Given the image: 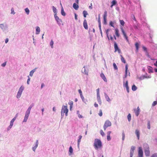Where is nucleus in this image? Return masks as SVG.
I'll use <instances>...</instances> for the list:
<instances>
[{"label":"nucleus","instance_id":"0e129e2a","mask_svg":"<svg viewBox=\"0 0 157 157\" xmlns=\"http://www.w3.org/2000/svg\"><path fill=\"white\" fill-rule=\"evenodd\" d=\"M100 134L102 136H104L105 135V133L102 130H100Z\"/></svg>","mask_w":157,"mask_h":157},{"label":"nucleus","instance_id":"e2e57ef3","mask_svg":"<svg viewBox=\"0 0 157 157\" xmlns=\"http://www.w3.org/2000/svg\"><path fill=\"white\" fill-rule=\"evenodd\" d=\"M151 157H157V153H155L152 154Z\"/></svg>","mask_w":157,"mask_h":157},{"label":"nucleus","instance_id":"69168bd1","mask_svg":"<svg viewBox=\"0 0 157 157\" xmlns=\"http://www.w3.org/2000/svg\"><path fill=\"white\" fill-rule=\"evenodd\" d=\"M97 95H100L99 94V88H98L97 89Z\"/></svg>","mask_w":157,"mask_h":157},{"label":"nucleus","instance_id":"bb28decb","mask_svg":"<svg viewBox=\"0 0 157 157\" xmlns=\"http://www.w3.org/2000/svg\"><path fill=\"white\" fill-rule=\"evenodd\" d=\"M24 86H21L19 88L18 92H20V93H22L23 91L24 90Z\"/></svg>","mask_w":157,"mask_h":157},{"label":"nucleus","instance_id":"f704fd0d","mask_svg":"<svg viewBox=\"0 0 157 157\" xmlns=\"http://www.w3.org/2000/svg\"><path fill=\"white\" fill-rule=\"evenodd\" d=\"M80 97L82 100V101L86 104V102H87V100H85L84 99L83 95H82Z\"/></svg>","mask_w":157,"mask_h":157},{"label":"nucleus","instance_id":"3c124183","mask_svg":"<svg viewBox=\"0 0 157 157\" xmlns=\"http://www.w3.org/2000/svg\"><path fill=\"white\" fill-rule=\"evenodd\" d=\"M113 67H114V69L116 70H117L118 69V68H117V65L116 64V63H113Z\"/></svg>","mask_w":157,"mask_h":157},{"label":"nucleus","instance_id":"4d7b16f0","mask_svg":"<svg viewBox=\"0 0 157 157\" xmlns=\"http://www.w3.org/2000/svg\"><path fill=\"white\" fill-rule=\"evenodd\" d=\"M142 48L143 49V50L145 52H146L147 51V48L145 46H143L142 47Z\"/></svg>","mask_w":157,"mask_h":157},{"label":"nucleus","instance_id":"f257e3e1","mask_svg":"<svg viewBox=\"0 0 157 157\" xmlns=\"http://www.w3.org/2000/svg\"><path fill=\"white\" fill-rule=\"evenodd\" d=\"M94 146L96 150L101 148L102 146V143L101 140L98 139H95L94 144Z\"/></svg>","mask_w":157,"mask_h":157},{"label":"nucleus","instance_id":"2eb2a0df","mask_svg":"<svg viewBox=\"0 0 157 157\" xmlns=\"http://www.w3.org/2000/svg\"><path fill=\"white\" fill-rule=\"evenodd\" d=\"M38 140H37L36 141V142L35 144V145L32 148L33 150L35 152V151L36 149V148L37 147H38Z\"/></svg>","mask_w":157,"mask_h":157},{"label":"nucleus","instance_id":"72a5a7b5","mask_svg":"<svg viewBox=\"0 0 157 157\" xmlns=\"http://www.w3.org/2000/svg\"><path fill=\"white\" fill-rule=\"evenodd\" d=\"M111 4L114 6L117 5V2L116 0H113L111 2Z\"/></svg>","mask_w":157,"mask_h":157},{"label":"nucleus","instance_id":"20e7f679","mask_svg":"<svg viewBox=\"0 0 157 157\" xmlns=\"http://www.w3.org/2000/svg\"><path fill=\"white\" fill-rule=\"evenodd\" d=\"M111 125V123L109 120H106L103 126V128L105 130L108 127L110 126Z\"/></svg>","mask_w":157,"mask_h":157},{"label":"nucleus","instance_id":"39448f33","mask_svg":"<svg viewBox=\"0 0 157 157\" xmlns=\"http://www.w3.org/2000/svg\"><path fill=\"white\" fill-rule=\"evenodd\" d=\"M107 12L106 11H105L104 12V13L103 16V24L106 25L107 24Z\"/></svg>","mask_w":157,"mask_h":157},{"label":"nucleus","instance_id":"bf43d9fd","mask_svg":"<svg viewBox=\"0 0 157 157\" xmlns=\"http://www.w3.org/2000/svg\"><path fill=\"white\" fill-rule=\"evenodd\" d=\"M28 79L27 81V83L28 84H29V82L30 80V78L29 77V76H28Z\"/></svg>","mask_w":157,"mask_h":157},{"label":"nucleus","instance_id":"79ce46f5","mask_svg":"<svg viewBox=\"0 0 157 157\" xmlns=\"http://www.w3.org/2000/svg\"><path fill=\"white\" fill-rule=\"evenodd\" d=\"M25 10L26 13L27 15L29 14V10L28 8H26L25 9Z\"/></svg>","mask_w":157,"mask_h":157},{"label":"nucleus","instance_id":"473e14b6","mask_svg":"<svg viewBox=\"0 0 157 157\" xmlns=\"http://www.w3.org/2000/svg\"><path fill=\"white\" fill-rule=\"evenodd\" d=\"M137 89V87L134 84L132 86V89L133 91H136V90Z\"/></svg>","mask_w":157,"mask_h":157},{"label":"nucleus","instance_id":"0eeeda50","mask_svg":"<svg viewBox=\"0 0 157 157\" xmlns=\"http://www.w3.org/2000/svg\"><path fill=\"white\" fill-rule=\"evenodd\" d=\"M114 48L115 49V52H116L117 51L119 53H121V50L119 48L117 43L115 41L114 42Z\"/></svg>","mask_w":157,"mask_h":157},{"label":"nucleus","instance_id":"7c9ffc66","mask_svg":"<svg viewBox=\"0 0 157 157\" xmlns=\"http://www.w3.org/2000/svg\"><path fill=\"white\" fill-rule=\"evenodd\" d=\"M82 136L81 135H80L78 137V147L79 146V145L80 144V143L81 142V140L82 138Z\"/></svg>","mask_w":157,"mask_h":157},{"label":"nucleus","instance_id":"9b49d317","mask_svg":"<svg viewBox=\"0 0 157 157\" xmlns=\"http://www.w3.org/2000/svg\"><path fill=\"white\" fill-rule=\"evenodd\" d=\"M123 82L124 86L126 88L127 92L128 93L129 92V88L128 84V81H126L125 83H124V81Z\"/></svg>","mask_w":157,"mask_h":157},{"label":"nucleus","instance_id":"2f4dec72","mask_svg":"<svg viewBox=\"0 0 157 157\" xmlns=\"http://www.w3.org/2000/svg\"><path fill=\"white\" fill-rule=\"evenodd\" d=\"M125 75H127L128 73V65L127 64L125 65Z\"/></svg>","mask_w":157,"mask_h":157},{"label":"nucleus","instance_id":"f03ea898","mask_svg":"<svg viewBox=\"0 0 157 157\" xmlns=\"http://www.w3.org/2000/svg\"><path fill=\"white\" fill-rule=\"evenodd\" d=\"M0 28L2 30L3 32L5 33L8 32V26L6 24H0Z\"/></svg>","mask_w":157,"mask_h":157},{"label":"nucleus","instance_id":"603ef678","mask_svg":"<svg viewBox=\"0 0 157 157\" xmlns=\"http://www.w3.org/2000/svg\"><path fill=\"white\" fill-rule=\"evenodd\" d=\"M31 110L28 109L26 111L25 114L29 115L30 112Z\"/></svg>","mask_w":157,"mask_h":157},{"label":"nucleus","instance_id":"9d476101","mask_svg":"<svg viewBox=\"0 0 157 157\" xmlns=\"http://www.w3.org/2000/svg\"><path fill=\"white\" fill-rule=\"evenodd\" d=\"M134 111L137 117L139 115L140 113V109L139 107H138L137 109H134Z\"/></svg>","mask_w":157,"mask_h":157},{"label":"nucleus","instance_id":"b1692460","mask_svg":"<svg viewBox=\"0 0 157 157\" xmlns=\"http://www.w3.org/2000/svg\"><path fill=\"white\" fill-rule=\"evenodd\" d=\"M73 8L75 9V10H77L79 6L78 5L76 4V3H74L73 4Z\"/></svg>","mask_w":157,"mask_h":157},{"label":"nucleus","instance_id":"a19ab883","mask_svg":"<svg viewBox=\"0 0 157 157\" xmlns=\"http://www.w3.org/2000/svg\"><path fill=\"white\" fill-rule=\"evenodd\" d=\"M109 29H107L106 30V34L107 36V38L108 39V40H109V36L108 35V34H109Z\"/></svg>","mask_w":157,"mask_h":157},{"label":"nucleus","instance_id":"a18cd8bd","mask_svg":"<svg viewBox=\"0 0 157 157\" xmlns=\"http://www.w3.org/2000/svg\"><path fill=\"white\" fill-rule=\"evenodd\" d=\"M54 42L52 40H51L50 42V45L51 48H53V47Z\"/></svg>","mask_w":157,"mask_h":157},{"label":"nucleus","instance_id":"cd10ccee","mask_svg":"<svg viewBox=\"0 0 157 157\" xmlns=\"http://www.w3.org/2000/svg\"><path fill=\"white\" fill-rule=\"evenodd\" d=\"M97 100L98 103L101 105V98L100 96V95H97Z\"/></svg>","mask_w":157,"mask_h":157},{"label":"nucleus","instance_id":"052dcab7","mask_svg":"<svg viewBox=\"0 0 157 157\" xmlns=\"http://www.w3.org/2000/svg\"><path fill=\"white\" fill-rule=\"evenodd\" d=\"M157 104V101H154L152 104V106H155Z\"/></svg>","mask_w":157,"mask_h":157},{"label":"nucleus","instance_id":"09e8293b","mask_svg":"<svg viewBox=\"0 0 157 157\" xmlns=\"http://www.w3.org/2000/svg\"><path fill=\"white\" fill-rule=\"evenodd\" d=\"M120 24L121 25L123 26L124 25L125 22L123 20H120Z\"/></svg>","mask_w":157,"mask_h":157},{"label":"nucleus","instance_id":"f3484780","mask_svg":"<svg viewBox=\"0 0 157 157\" xmlns=\"http://www.w3.org/2000/svg\"><path fill=\"white\" fill-rule=\"evenodd\" d=\"M100 76L101 78L104 81H105V82H107V80L106 79V78H105V76L104 75L103 73H101Z\"/></svg>","mask_w":157,"mask_h":157},{"label":"nucleus","instance_id":"c03bdc74","mask_svg":"<svg viewBox=\"0 0 157 157\" xmlns=\"http://www.w3.org/2000/svg\"><path fill=\"white\" fill-rule=\"evenodd\" d=\"M22 94V93H20V92H18L17 93V98H20L21 95Z\"/></svg>","mask_w":157,"mask_h":157},{"label":"nucleus","instance_id":"a211bd4d","mask_svg":"<svg viewBox=\"0 0 157 157\" xmlns=\"http://www.w3.org/2000/svg\"><path fill=\"white\" fill-rule=\"evenodd\" d=\"M150 78V76H148V77L147 76H146L145 75H143L141 76L139 78V80H142L144 79L145 78Z\"/></svg>","mask_w":157,"mask_h":157},{"label":"nucleus","instance_id":"423d86ee","mask_svg":"<svg viewBox=\"0 0 157 157\" xmlns=\"http://www.w3.org/2000/svg\"><path fill=\"white\" fill-rule=\"evenodd\" d=\"M138 149V157H143V152L142 147H140Z\"/></svg>","mask_w":157,"mask_h":157},{"label":"nucleus","instance_id":"4468645a","mask_svg":"<svg viewBox=\"0 0 157 157\" xmlns=\"http://www.w3.org/2000/svg\"><path fill=\"white\" fill-rule=\"evenodd\" d=\"M143 148L144 151L149 149V146L148 145L147 143H144L143 145Z\"/></svg>","mask_w":157,"mask_h":157},{"label":"nucleus","instance_id":"6e6d98bb","mask_svg":"<svg viewBox=\"0 0 157 157\" xmlns=\"http://www.w3.org/2000/svg\"><path fill=\"white\" fill-rule=\"evenodd\" d=\"M147 124V128L148 129H150V121H148Z\"/></svg>","mask_w":157,"mask_h":157},{"label":"nucleus","instance_id":"6e6552de","mask_svg":"<svg viewBox=\"0 0 157 157\" xmlns=\"http://www.w3.org/2000/svg\"><path fill=\"white\" fill-rule=\"evenodd\" d=\"M135 149V147L134 146H132L131 147V149L130 152V157H132L134 154V150Z\"/></svg>","mask_w":157,"mask_h":157},{"label":"nucleus","instance_id":"49530a36","mask_svg":"<svg viewBox=\"0 0 157 157\" xmlns=\"http://www.w3.org/2000/svg\"><path fill=\"white\" fill-rule=\"evenodd\" d=\"M127 118L129 121H130L131 120V114L129 113L127 116Z\"/></svg>","mask_w":157,"mask_h":157},{"label":"nucleus","instance_id":"338daca9","mask_svg":"<svg viewBox=\"0 0 157 157\" xmlns=\"http://www.w3.org/2000/svg\"><path fill=\"white\" fill-rule=\"evenodd\" d=\"M12 126H12L10 124V125L7 128V130L8 131L9 130H10V129L12 128Z\"/></svg>","mask_w":157,"mask_h":157},{"label":"nucleus","instance_id":"774afa93","mask_svg":"<svg viewBox=\"0 0 157 157\" xmlns=\"http://www.w3.org/2000/svg\"><path fill=\"white\" fill-rule=\"evenodd\" d=\"M107 140L108 141H110L111 140V139L110 136H109H109H107Z\"/></svg>","mask_w":157,"mask_h":157},{"label":"nucleus","instance_id":"5fc2aeb1","mask_svg":"<svg viewBox=\"0 0 157 157\" xmlns=\"http://www.w3.org/2000/svg\"><path fill=\"white\" fill-rule=\"evenodd\" d=\"M98 115L100 116L101 117L102 115V110L101 109H100L99 110V113H98Z\"/></svg>","mask_w":157,"mask_h":157},{"label":"nucleus","instance_id":"dca6fc26","mask_svg":"<svg viewBox=\"0 0 157 157\" xmlns=\"http://www.w3.org/2000/svg\"><path fill=\"white\" fill-rule=\"evenodd\" d=\"M135 45L136 48V52H138L140 44L136 42L135 43Z\"/></svg>","mask_w":157,"mask_h":157},{"label":"nucleus","instance_id":"864d4df0","mask_svg":"<svg viewBox=\"0 0 157 157\" xmlns=\"http://www.w3.org/2000/svg\"><path fill=\"white\" fill-rule=\"evenodd\" d=\"M34 106V104L33 103H32L29 106L28 108L29 109L31 110L32 108Z\"/></svg>","mask_w":157,"mask_h":157},{"label":"nucleus","instance_id":"ea45409f","mask_svg":"<svg viewBox=\"0 0 157 157\" xmlns=\"http://www.w3.org/2000/svg\"><path fill=\"white\" fill-rule=\"evenodd\" d=\"M15 120V117H14L10 121V124L12 126L13 125V123L14 121Z\"/></svg>","mask_w":157,"mask_h":157},{"label":"nucleus","instance_id":"6ab92c4d","mask_svg":"<svg viewBox=\"0 0 157 157\" xmlns=\"http://www.w3.org/2000/svg\"><path fill=\"white\" fill-rule=\"evenodd\" d=\"M37 68V67H36L34 69L31 71L29 73V75L31 77H32L33 76L34 73L36 71V70Z\"/></svg>","mask_w":157,"mask_h":157},{"label":"nucleus","instance_id":"c9c22d12","mask_svg":"<svg viewBox=\"0 0 157 157\" xmlns=\"http://www.w3.org/2000/svg\"><path fill=\"white\" fill-rule=\"evenodd\" d=\"M52 8L53 12L54 13V14H56V15H57V10L56 8L54 6H52Z\"/></svg>","mask_w":157,"mask_h":157},{"label":"nucleus","instance_id":"f8f14e48","mask_svg":"<svg viewBox=\"0 0 157 157\" xmlns=\"http://www.w3.org/2000/svg\"><path fill=\"white\" fill-rule=\"evenodd\" d=\"M83 25L85 29H88V25L87 24L86 20V19H84V20Z\"/></svg>","mask_w":157,"mask_h":157},{"label":"nucleus","instance_id":"58836bf2","mask_svg":"<svg viewBox=\"0 0 157 157\" xmlns=\"http://www.w3.org/2000/svg\"><path fill=\"white\" fill-rule=\"evenodd\" d=\"M69 152L70 153V155H71L73 152V149L72 148L71 146H70L69 148Z\"/></svg>","mask_w":157,"mask_h":157},{"label":"nucleus","instance_id":"c756f323","mask_svg":"<svg viewBox=\"0 0 157 157\" xmlns=\"http://www.w3.org/2000/svg\"><path fill=\"white\" fill-rule=\"evenodd\" d=\"M61 14L62 15L64 16H65L66 15V13L64 11L63 7H62L61 8Z\"/></svg>","mask_w":157,"mask_h":157},{"label":"nucleus","instance_id":"aec40b11","mask_svg":"<svg viewBox=\"0 0 157 157\" xmlns=\"http://www.w3.org/2000/svg\"><path fill=\"white\" fill-rule=\"evenodd\" d=\"M104 96L106 100L107 101L109 102L110 101H111V100L109 97L105 93H104Z\"/></svg>","mask_w":157,"mask_h":157},{"label":"nucleus","instance_id":"13d9d810","mask_svg":"<svg viewBox=\"0 0 157 157\" xmlns=\"http://www.w3.org/2000/svg\"><path fill=\"white\" fill-rule=\"evenodd\" d=\"M109 25L112 27H114L113 23L111 21L109 22Z\"/></svg>","mask_w":157,"mask_h":157},{"label":"nucleus","instance_id":"4be33fe9","mask_svg":"<svg viewBox=\"0 0 157 157\" xmlns=\"http://www.w3.org/2000/svg\"><path fill=\"white\" fill-rule=\"evenodd\" d=\"M145 155L146 156H148L150 155V151L149 149L144 151Z\"/></svg>","mask_w":157,"mask_h":157},{"label":"nucleus","instance_id":"7ed1b4c3","mask_svg":"<svg viewBox=\"0 0 157 157\" xmlns=\"http://www.w3.org/2000/svg\"><path fill=\"white\" fill-rule=\"evenodd\" d=\"M54 17L56 21L57 22V23L58 24L59 26H60L61 25H63V24H62V20L61 19H60L59 17L56 15V14H54Z\"/></svg>","mask_w":157,"mask_h":157},{"label":"nucleus","instance_id":"412c9836","mask_svg":"<svg viewBox=\"0 0 157 157\" xmlns=\"http://www.w3.org/2000/svg\"><path fill=\"white\" fill-rule=\"evenodd\" d=\"M135 134L136 135V136L137 137L138 139H139L140 138V132L139 130L138 129H136L135 131Z\"/></svg>","mask_w":157,"mask_h":157},{"label":"nucleus","instance_id":"c85d7f7f","mask_svg":"<svg viewBox=\"0 0 157 157\" xmlns=\"http://www.w3.org/2000/svg\"><path fill=\"white\" fill-rule=\"evenodd\" d=\"M147 68L149 71V73H153V68L149 66L147 67Z\"/></svg>","mask_w":157,"mask_h":157},{"label":"nucleus","instance_id":"e433bc0d","mask_svg":"<svg viewBox=\"0 0 157 157\" xmlns=\"http://www.w3.org/2000/svg\"><path fill=\"white\" fill-rule=\"evenodd\" d=\"M83 14L84 17H86V15L88 14L86 10H84L83 12Z\"/></svg>","mask_w":157,"mask_h":157},{"label":"nucleus","instance_id":"a878e982","mask_svg":"<svg viewBox=\"0 0 157 157\" xmlns=\"http://www.w3.org/2000/svg\"><path fill=\"white\" fill-rule=\"evenodd\" d=\"M115 34L116 36L117 37H119L120 36V34L119 33V31L118 29H115Z\"/></svg>","mask_w":157,"mask_h":157},{"label":"nucleus","instance_id":"37998d69","mask_svg":"<svg viewBox=\"0 0 157 157\" xmlns=\"http://www.w3.org/2000/svg\"><path fill=\"white\" fill-rule=\"evenodd\" d=\"M121 29L122 32L124 35V36L126 35V33H125L124 30L123 29V28L122 27H121Z\"/></svg>","mask_w":157,"mask_h":157},{"label":"nucleus","instance_id":"de8ad7c7","mask_svg":"<svg viewBox=\"0 0 157 157\" xmlns=\"http://www.w3.org/2000/svg\"><path fill=\"white\" fill-rule=\"evenodd\" d=\"M145 55L147 57H148V58H150L151 59V60H153V59H151V56H150V55H149L148 52H145Z\"/></svg>","mask_w":157,"mask_h":157},{"label":"nucleus","instance_id":"393cba45","mask_svg":"<svg viewBox=\"0 0 157 157\" xmlns=\"http://www.w3.org/2000/svg\"><path fill=\"white\" fill-rule=\"evenodd\" d=\"M40 32V29L39 27L37 26L36 27V34H39Z\"/></svg>","mask_w":157,"mask_h":157},{"label":"nucleus","instance_id":"8fccbe9b","mask_svg":"<svg viewBox=\"0 0 157 157\" xmlns=\"http://www.w3.org/2000/svg\"><path fill=\"white\" fill-rule=\"evenodd\" d=\"M122 141H124V140L125 137V134L124 131H123V132H122Z\"/></svg>","mask_w":157,"mask_h":157},{"label":"nucleus","instance_id":"1a4fd4ad","mask_svg":"<svg viewBox=\"0 0 157 157\" xmlns=\"http://www.w3.org/2000/svg\"><path fill=\"white\" fill-rule=\"evenodd\" d=\"M68 111V109L67 108V106L63 105L62 108L61 112L64 113L66 111Z\"/></svg>","mask_w":157,"mask_h":157},{"label":"nucleus","instance_id":"4c0bfd02","mask_svg":"<svg viewBox=\"0 0 157 157\" xmlns=\"http://www.w3.org/2000/svg\"><path fill=\"white\" fill-rule=\"evenodd\" d=\"M121 60L122 62L123 63H126V61L125 60L124 58L121 55Z\"/></svg>","mask_w":157,"mask_h":157},{"label":"nucleus","instance_id":"ddd939ff","mask_svg":"<svg viewBox=\"0 0 157 157\" xmlns=\"http://www.w3.org/2000/svg\"><path fill=\"white\" fill-rule=\"evenodd\" d=\"M82 72L84 74L88 75V71H86L85 68V67L84 66L82 69Z\"/></svg>","mask_w":157,"mask_h":157},{"label":"nucleus","instance_id":"680f3d73","mask_svg":"<svg viewBox=\"0 0 157 157\" xmlns=\"http://www.w3.org/2000/svg\"><path fill=\"white\" fill-rule=\"evenodd\" d=\"M73 101H69V102H68V104L70 105V106H73Z\"/></svg>","mask_w":157,"mask_h":157},{"label":"nucleus","instance_id":"5701e85b","mask_svg":"<svg viewBox=\"0 0 157 157\" xmlns=\"http://www.w3.org/2000/svg\"><path fill=\"white\" fill-rule=\"evenodd\" d=\"M29 115L25 114L24 118L23 121V122H26L28 119Z\"/></svg>","mask_w":157,"mask_h":157}]
</instances>
